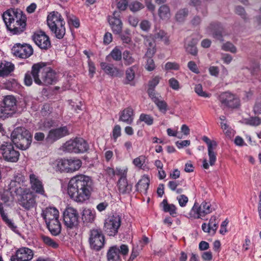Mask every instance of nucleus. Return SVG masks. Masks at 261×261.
I'll list each match as a JSON object with an SVG mask.
<instances>
[{"mask_svg": "<svg viewBox=\"0 0 261 261\" xmlns=\"http://www.w3.org/2000/svg\"><path fill=\"white\" fill-rule=\"evenodd\" d=\"M156 51L155 46L149 47L145 54V57L146 58H151L154 55Z\"/></svg>", "mask_w": 261, "mask_h": 261, "instance_id": "nucleus-60", "label": "nucleus"}, {"mask_svg": "<svg viewBox=\"0 0 261 261\" xmlns=\"http://www.w3.org/2000/svg\"><path fill=\"white\" fill-rule=\"evenodd\" d=\"M128 6V0H117V7L120 11H124Z\"/></svg>", "mask_w": 261, "mask_h": 261, "instance_id": "nucleus-52", "label": "nucleus"}, {"mask_svg": "<svg viewBox=\"0 0 261 261\" xmlns=\"http://www.w3.org/2000/svg\"><path fill=\"white\" fill-rule=\"evenodd\" d=\"M190 144V140H184L181 141H177L176 142V146L179 148H182L184 147L188 146Z\"/></svg>", "mask_w": 261, "mask_h": 261, "instance_id": "nucleus-61", "label": "nucleus"}, {"mask_svg": "<svg viewBox=\"0 0 261 261\" xmlns=\"http://www.w3.org/2000/svg\"><path fill=\"white\" fill-rule=\"evenodd\" d=\"M123 58L127 65L131 64L134 62V59L130 56V53L127 51H125L123 53Z\"/></svg>", "mask_w": 261, "mask_h": 261, "instance_id": "nucleus-54", "label": "nucleus"}, {"mask_svg": "<svg viewBox=\"0 0 261 261\" xmlns=\"http://www.w3.org/2000/svg\"><path fill=\"white\" fill-rule=\"evenodd\" d=\"M169 84L171 88L175 90H177L179 89V84L177 80L172 77L169 79Z\"/></svg>", "mask_w": 261, "mask_h": 261, "instance_id": "nucleus-55", "label": "nucleus"}, {"mask_svg": "<svg viewBox=\"0 0 261 261\" xmlns=\"http://www.w3.org/2000/svg\"><path fill=\"white\" fill-rule=\"evenodd\" d=\"M79 213L73 207L66 208L63 214V220L65 225L69 228H73L78 224Z\"/></svg>", "mask_w": 261, "mask_h": 261, "instance_id": "nucleus-12", "label": "nucleus"}, {"mask_svg": "<svg viewBox=\"0 0 261 261\" xmlns=\"http://www.w3.org/2000/svg\"><path fill=\"white\" fill-rule=\"evenodd\" d=\"M16 194L18 195L19 204L26 211H30L37 205L36 195L30 188L17 189Z\"/></svg>", "mask_w": 261, "mask_h": 261, "instance_id": "nucleus-5", "label": "nucleus"}, {"mask_svg": "<svg viewBox=\"0 0 261 261\" xmlns=\"http://www.w3.org/2000/svg\"><path fill=\"white\" fill-rule=\"evenodd\" d=\"M80 164H56L54 167L61 173H73L81 168Z\"/></svg>", "mask_w": 261, "mask_h": 261, "instance_id": "nucleus-24", "label": "nucleus"}, {"mask_svg": "<svg viewBox=\"0 0 261 261\" xmlns=\"http://www.w3.org/2000/svg\"><path fill=\"white\" fill-rule=\"evenodd\" d=\"M134 68V67H132L126 71V77L128 81H132L135 77Z\"/></svg>", "mask_w": 261, "mask_h": 261, "instance_id": "nucleus-53", "label": "nucleus"}, {"mask_svg": "<svg viewBox=\"0 0 261 261\" xmlns=\"http://www.w3.org/2000/svg\"><path fill=\"white\" fill-rule=\"evenodd\" d=\"M33 39L36 44L42 49H47L51 46L49 37L43 31L35 32Z\"/></svg>", "mask_w": 261, "mask_h": 261, "instance_id": "nucleus-15", "label": "nucleus"}, {"mask_svg": "<svg viewBox=\"0 0 261 261\" xmlns=\"http://www.w3.org/2000/svg\"><path fill=\"white\" fill-rule=\"evenodd\" d=\"M221 126L223 130L224 133L226 136L231 138L234 135V131L232 129L230 128L226 123L221 122Z\"/></svg>", "mask_w": 261, "mask_h": 261, "instance_id": "nucleus-42", "label": "nucleus"}, {"mask_svg": "<svg viewBox=\"0 0 261 261\" xmlns=\"http://www.w3.org/2000/svg\"><path fill=\"white\" fill-rule=\"evenodd\" d=\"M16 100L11 95L5 96L0 104V117H7L16 110Z\"/></svg>", "mask_w": 261, "mask_h": 261, "instance_id": "nucleus-9", "label": "nucleus"}, {"mask_svg": "<svg viewBox=\"0 0 261 261\" xmlns=\"http://www.w3.org/2000/svg\"><path fill=\"white\" fill-rule=\"evenodd\" d=\"M189 69L194 73H198L199 70L195 63L193 61H190L188 63Z\"/></svg>", "mask_w": 261, "mask_h": 261, "instance_id": "nucleus-58", "label": "nucleus"}, {"mask_svg": "<svg viewBox=\"0 0 261 261\" xmlns=\"http://www.w3.org/2000/svg\"><path fill=\"white\" fill-rule=\"evenodd\" d=\"M158 15L163 20L167 21L171 17V12L169 7L166 5H163L158 9Z\"/></svg>", "mask_w": 261, "mask_h": 261, "instance_id": "nucleus-31", "label": "nucleus"}, {"mask_svg": "<svg viewBox=\"0 0 261 261\" xmlns=\"http://www.w3.org/2000/svg\"><path fill=\"white\" fill-rule=\"evenodd\" d=\"M30 184L31 185V190L36 195L37 194L43 196L45 195V190L42 181L39 177L34 173L29 175Z\"/></svg>", "mask_w": 261, "mask_h": 261, "instance_id": "nucleus-17", "label": "nucleus"}, {"mask_svg": "<svg viewBox=\"0 0 261 261\" xmlns=\"http://www.w3.org/2000/svg\"><path fill=\"white\" fill-rule=\"evenodd\" d=\"M0 150L3 157L6 161L16 162L18 161L19 153L14 150L13 145L11 143L6 142L3 144L0 147Z\"/></svg>", "mask_w": 261, "mask_h": 261, "instance_id": "nucleus-11", "label": "nucleus"}, {"mask_svg": "<svg viewBox=\"0 0 261 261\" xmlns=\"http://www.w3.org/2000/svg\"><path fill=\"white\" fill-rule=\"evenodd\" d=\"M68 130L67 127H61L57 129L50 130L49 132L47 138L49 140L55 141L68 135Z\"/></svg>", "mask_w": 261, "mask_h": 261, "instance_id": "nucleus-20", "label": "nucleus"}, {"mask_svg": "<svg viewBox=\"0 0 261 261\" xmlns=\"http://www.w3.org/2000/svg\"><path fill=\"white\" fill-rule=\"evenodd\" d=\"M194 91L199 96L203 97H210L211 94L207 93L203 90L202 86L201 84H197L194 88Z\"/></svg>", "mask_w": 261, "mask_h": 261, "instance_id": "nucleus-40", "label": "nucleus"}, {"mask_svg": "<svg viewBox=\"0 0 261 261\" xmlns=\"http://www.w3.org/2000/svg\"><path fill=\"white\" fill-rule=\"evenodd\" d=\"M222 49L225 51H230L232 53H236L237 52L236 47L229 42L223 44L222 46Z\"/></svg>", "mask_w": 261, "mask_h": 261, "instance_id": "nucleus-44", "label": "nucleus"}, {"mask_svg": "<svg viewBox=\"0 0 261 261\" xmlns=\"http://www.w3.org/2000/svg\"><path fill=\"white\" fill-rule=\"evenodd\" d=\"M117 252L122 254L123 256H125L128 254V247L126 245L123 244L120 246V248L116 251V247H115V254H116Z\"/></svg>", "mask_w": 261, "mask_h": 261, "instance_id": "nucleus-48", "label": "nucleus"}, {"mask_svg": "<svg viewBox=\"0 0 261 261\" xmlns=\"http://www.w3.org/2000/svg\"><path fill=\"white\" fill-rule=\"evenodd\" d=\"M83 217L86 221L92 222L95 219V212L89 208L85 209L83 212Z\"/></svg>", "mask_w": 261, "mask_h": 261, "instance_id": "nucleus-32", "label": "nucleus"}, {"mask_svg": "<svg viewBox=\"0 0 261 261\" xmlns=\"http://www.w3.org/2000/svg\"><path fill=\"white\" fill-rule=\"evenodd\" d=\"M163 210L166 212H169L170 215L174 216L176 214V207L173 204H168L166 199H164L162 202Z\"/></svg>", "mask_w": 261, "mask_h": 261, "instance_id": "nucleus-35", "label": "nucleus"}, {"mask_svg": "<svg viewBox=\"0 0 261 261\" xmlns=\"http://www.w3.org/2000/svg\"><path fill=\"white\" fill-rule=\"evenodd\" d=\"M100 66L106 73L111 75H113L114 70L113 64H110L107 63H101Z\"/></svg>", "mask_w": 261, "mask_h": 261, "instance_id": "nucleus-43", "label": "nucleus"}, {"mask_svg": "<svg viewBox=\"0 0 261 261\" xmlns=\"http://www.w3.org/2000/svg\"><path fill=\"white\" fill-rule=\"evenodd\" d=\"M188 14V11L186 9L179 10L175 15V18L177 21L182 22L184 21L185 18Z\"/></svg>", "mask_w": 261, "mask_h": 261, "instance_id": "nucleus-41", "label": "nucleus"}, {"mask_svg": "<svg viewBox=\"0 0 261 261\" xmlns=\"http://www.w3.org/2000/svg\"><path fill=\"white\" fill-rule=\"evenodd\" d=\"M32 70L31 72H28L25 73L24 79V84L27 86H30L33 83Z\"/></svg>", "mask_w": 261, "mask_h": 261, "instance_id": "nucleus-51", "label": "nucleus"}, {"mask_svg": "<svg viewBox=\"0 0 261 261\" xmlns=\"http://www.w3.org/2000/svg\"><path fill=\"white\" fill-rule=\"evenodd\" d=\"M161 79V76L156 75L153 76L149 81L148 93L149 96H153V95L156 94L154 88L158 85Z\"/></svg>", "mask_w": 261, "mask_h": 261, "instance_id": "nucleus-30", "label": "nucleus"}, {"mask_svg": "<svg viewBox=\"0 0 261 261\" xmlns=\"http://www.w3.org/2000/svg\"><path fill=\"white\" fill-rule=\"evenodd\" d=\"M41 215L47 223L54 219L59 218V213L58 210L55 207H47L43 211Z\"/></svg>", "mask_w": 261, "mask_h": 261, "instance_id": "nucleus-23", "label": "nucleus"}, {"mask_svg": "<svg viewBox=\"0 0 261 261\" xmlns=\"http://www.w3.org/2000/svg\"><path fill=\"white\" fill-rule=\"evenodd\" d=\"M32 75L35 83L38 85H49L56 81V73L43 63H39L32 66Z\"/></svg>", "mask_w": 261, "mask_h": 261, "instance_id": "nucleus-3", "label": "nucleus"}, {"mask_svg": "<svg viewBox=\"0 0 261 261\" xmlns=\"http://www.w3.org/2000/svg\"><path fill=\"white\" fill-rule=\"evenodd\" d=\"M219 220L215 216L211 217L208 224L203 223L202 224V229L204 232L214 234L216 233L218 227Z\"/></svg>", "mask_w": 261, "mask_h": 261, "instance_id": "nucleus-19", "label": "nucleus"}, {"mask_svg": "<svg viewBox=\"0 0 261 261\" xmlns=\"http://www.w3.org/2000/svg\"><path fill=\"white\" fill-rule=\"evenodd\" d=\"M246 123L250 125L258 126L261 124V119L258 117H251L247 120Z\"/></svg>", "mask_w": 261, "mask_h": 261, "instance_id": "nucleus-50", "label": "nucleus"}, {"mask_svg": "<svg viewBox=\"0 0 261 261\" xmlns=\"http://www.w3.org/2000/svg\"><path fill=\"white\" fill-rule=\"evenodd\" d=\"M128 22L132 26L136 27L138 25L139 20L137 17L130 16L128 17Z\"/></svg>", "mask_w": 261, "mask_h": 261, "instance_id": "nucleus-63", "label": "nucleus"}, {"mask_svg": "<svg viewBox=\"0 0 261 261\" xmlns=\"http://www.w3.org/2000/svg\"><path fill=\"white\" fill-rule=\"evenodd\" d=\"M14 69V65L8 62H0V76H8Z\"/></svg>", "mask_w": 261, "mask_h": 261, "instance_id": "nucleus-27", "label": "nucleus"}, {"mask_svg": "<svg viewBox=\"0 0 261 261\" xmlns=\"http://www.w3.org/2000/svg\"><path fill=\"white\" fill-rule=\"evenodd\" d=\"M11 140L15 146L21 150L28 149L32 142V135L25 128L18 127L11 133Z\"/></svg>", "mask_w": 261, "mask_h": 261, "instance_id": "nucleus-4", "label": "nucleus"}, {"mask_svg": "<svg viewBox=\"0 0 261 261\" xmlns=\"http://www.w3.org/2000/svg\"><path fill=\"white\" fill-rule=\"evenodd\" d=\"M107 257L108 261H114V247L112 246L110 248Z\"/></svg>", "mask_w": 261, "mask_h": 261, "instance_id": "nucleus-59", "label": "nucleus"}, {"mask_svg": "<svg viewBox=\"0 0 261 261\" xmlns=\"http://www.w3.org/2000/svg\"><path fill=\"white\" fill-rule=\"evenodd\" d=\"M115 173L120 176L118 182L117 187L120 193L124 194L128 192L131 187L128 185L126 179L127 169H117L115 170Z\"/></svg>", "mask_w": 261, "mask_h": 261, "instance_id": "nucleus-14", "label": "nucleus"}, {"mask_svg": "<svg viewBox=\"0 0 261 261\" xmlns=\"http://www.w3.org/2000/svg\"><path fill=\"white\" fill-rule=\"evenodd\" d=\"M254 112L255 114H261V99L256 101L254 107Z\"/></svg>", "mask_w": 261, "mask_h": 261, "instance_id": "nucleus-64", "label": "nucleus"}, {"mask_svg": "<svg viewBox=\"0 0 261 261\" xmlns=\"http://www.w3.org/2000/svg\"><path fill=\"white\" fill-rule=\"evenodd\" d=\"M152 100L155 103L158 107L160 111L165 114L168 110V106L167 103L163 100L159 98L158 95L155 94L153 96H149Z\"/></svg>", "mask_w": 261, "mask_h": 261, "instance_id": "nucleus-29", "label": "nucleus"}, {"mask_svg": "<svg viewBox=\"0 0 261 261\" xmlns=\"http://www.w3.org/2000/svg\"><path fill=\"white\" fill-rule=\"evenodd\" d=\"M68 194L77 202L88 200L92 190V180L85 175H76L70 179L68 184Z\"/></svg>", "mask_w": 261, "mask_h": 261, "instance_id": "nucleus-1", "label": "nucleus"}, {"mask_svg": "<svg viewBox=\"0 0 261 261\" xmlns=\"http://www.w3.org/2000/svg\"><path fill=\"white\" fill-rule=\"evenodd\" d=\"M50 233L54 236L58 235L61 230V225L59 218L46 223Z\"/></svg>", "mask_w": 261, "mask_h": 261, "instance_id": "nucleus-26", "label": "nucleus"}, {"mask_svg": "<svg viewBox=\"0 0 261 261\" xmlns=\"http://www.w3.org/2000/svg\"><path fill=\"white\" fill-rule=\"evenodd\" d=\"M0 214L1 217H2L3 220L6 222L8 226L10 227L12 230H14L16 227L14 226V224L11 222L10 220H9L6 214L4 212V208L2 205V204L0 203Z\"/></svg>", "mask_w": 261, "mask_h": 261, "instance_id": "nucleus-36", "label": "nucleus"}, {"mask_svg": "<svg viewBox=\"0 0 261 261\" xmlns=\"http://www.w3.org/2000/svg\"><path fill=\"white\" fill-rule=\"evenodd\" d=\"M41 238L44 243L49 247L53 248H57L59 246L58 244L49 237L42 235L41 236Z\"/></svg>", "mask_w": 261, "mask_h": 261, "instance_id": "nucleus-37", "label": "nucleus"}, {"mask_svg": "<svg viewBox=\"0 0 261 261\" xmlns=\"http://www.w3.org/2000/svg\"><path fill=\"white\" fill-rule=\"evenodd\" d=\"M201 257L204 261H211L213 257L212 253L211 251L204 252Z\"/></svg>", "mask_w": 261, "mask_h": 261, "instance_id": "nucleus-62", "label": "nucleus"}, {"mask_svg": "<svg viewBox=\"0 0 261 261\" xmlns=\"http://www.w3.org/2000/svg\"><path fill=\"white\" fill-rule=\"evenodd\" d=\"M139 120L144 122L148 125H151L153 123V118L150 115L144 113L140 115Z\"/></svg>", "mask_w": 261, "mask_h": 261, "instance_id": "nucleus-39", "label": "nucleus"}, {"mask_svg": "<svg viewBox=\"0 0 261 261\" xmlns=\"http://www.w3.org/2000/svg\"><path fill=\"white\" fill-rule=\"evenodd\" d=\"M89 243L90 248L100 250L104 246L105 237L100 229H92L89 232Z\"/></svg>", "mask_w": 261, "mask_h": 261, "instance_id": "nucleus-10", "label": "nucleus"}, {"mask_svg": "<svg viewBox=\"0 0 261 261\" xmlns=\"http://www.w3.org/2000/svg\"><path fill=\"white\" fill-rule=\"evenodd\" d=\"M47 25L58 39H62L65 34V22L58 12H52L47 16Z\"/></svg>", "mask_w": 261, "mask_h": 261, "instance_id": "nucleus-6", "label": "nucleus"}, {"mask_svg": "<svg viewBox=\"0 0 261 261\" xmlns=\"http://www.w3.org/2000/svg\"><path fill=\"white\" fill-rule=\"evenodd\" d=\"M104 230L110 236H114V215L110 216L105 220Z\"/></svg>", "mask_w": 261, "mask_h": 261, "instance_id": "nucleus-28", "label": "nucleus"}, {"mask_svg": "<svg viewBox=\"0 0 261 261\" xmlns=\"http://www.w3.org/2000/svg\"><path fill=\"white\" fill-rule=\"evenodd\" d=\"M213 211L210 202L203 201L200 204L195 202L190 211V215L195 219H202Z\"/></svg>", "mask_w": 261, "mask_h": 261, "instance_id": "nucleus-8", "label": "nucleus"}, {"mask_svg": "<svg viewBox=\"0 0 261 261\" xmlns=\"http://www.w3.org/2000/svg\"><path fill=\"white\" fill-rule=\"evenodd\" d=\"M33 251L26 247L17 250L15 254L11 257V261H30L33 257Z\"/></svg>", "mask_w": 261, "mask_h": 261, "instance_id": "nucleus-16", "label": "nucleus"}, {"mask_svg": "<svg viewBox=\"0 0 261 261\" xmlns=\"http://www.w3.org/2000/svg\"><path fill=\"white\" fill-rule=\"evenodd\" d=\"M145 69L149 71H151L155 68V65L153 60L151 58H146Z\"/></svg>", "mask_w": 261, "mask_h": 261, "instance_id": "nucleus-45", "label": "nucleus"}, {"mask_svg": "<svg viewBox=\"0 0 261 261\" xmlns=\"http://www.w3.org/2000/svg\"><path fill=\"white\" fill-rule=\"evenodd\" d=\"M144 2L148 10L151 12H154L155 6L153 4L152 0H144Z\"/></svg>", "mask_w": 261, "mask_h": 261, "instance_id": "nucleus-57", "label": "nucleus"}, {"mask_svg": "<svg viewBox=\"0 0 261 261\" xmlns=\"http://www.w3.org/2000/svg\"><path fill=\"white\" fill-rule=\"evenodd\" d=\"M179 65L175 62H168L165 65V69L166 70H178L179 69Z\"/></svg>", "mask_w": 261, "mask_h": 261, "instance_id": "nucleus-46", "label": "nucleus"}, {"mask_svg": "<svg viewBox=\"0 0 261 261\" xmlns=\"http://www.w3.org/2000/svg\"><path fill=\"white\" fill-rule=\"evenodd\" d=\"M223 30V28L221 24L216 22L211 23L207 29L209 34L212 35L214 38L220 41H222Z\"/></svg>", "mask_w": 261, "mask_h": 261, "instance_id": "nucleus-21", "label": "nucleus"}, {"mask_svg": "<svg viewBox=\"0 0 261 261\" xmlns=\"http://www.w3.org/2000/svg\"><path fill=\"white\" fill-rule=\"evenodd\" d=\"M180 206H185L188 201V198L185 195H180L177 197Z\"/></svg>", "mask_w": 261, "mask_h": 261, "instance_id": "nucleus-56", "label": "nucleus"}, {"mask_svg": "<svg viewBox=\"0 0 261 261\" xmlns=\"http://www.w3.org/2000/svg\"><path fill=\"white\" fill-rule=\"evenodd\" d=\"M141 29L145 32H148L151 28V23L147 20H143L140 23Z\"/></svg>", "mask_w": 261, "mask_h": 261, "instance_id": "nucleus-49", "label": "nucleus"}, {"mask_svg": "<svg viewBox=\"0 0 261 261\" xmlns=\"http://www.w3.org/2000/svg\"><path fill=\"white\" fill-rule=\"evenodd\" d=\"M154 38L156 39H159L163 41L166 45H169L170 44L169 36L163 30H160L159 32H156L154 35Z\"/></svg>", "mask_w": 261, "mask_h": 261, "instance_id": "nucleus-33", "label": "nucleus"}, {"mask_svg": "<svg viewBox=\"0 0 261 261\" xmlns=\"http://www.w3.org/2000/svg\"><path fill=\"white\" fill-rule=\"evenodd\" d=\"M3 19L7 28L13 34H20L25 29L27 17L20 10L6 11L3 14Z\"/></svg>", "mask_w": 261, "mask_h": 261, "instance_id": "nucleus-2", "label": "nucleus"}, {"mask_svg": "<svg viewBox=\"0 0 261 261\" xmlns=\"http://www.w3.org/2000/svg\"><path fill=\"white\" fill-rule=\"evenodd\" d=\"M13 54L22 59H26L30 57L33 53L32 47L29 44H16L12 48Z\"/></svg>", "mask_w": 261, "mask_h": 261, "instance_id": "nucleus-13", "label": "nucleus"}, {"mask_svg": "<svg viewBox=\"0 0 261 261\" xmlns=\"http://www.w3.org/2000/svg\"><path fill=\"white\" fill-rule=\"evenodd\" d=\"M63 151L75 153H83L88 149L87 143L81 138H75L66 142L62 146Z\"/></svg>", "mask_w": 261, "mask_h": 261, "instance_id": "nucleus-7", "label": "nucleus"}, {"mask_svg": "<svg viewBox=\"0 0 261 261\" xmlns=\"http://www.w3.org/2000/svg\"><path fill=\"white\" fill-rule=\"evenodd\" d=\"M119 121H123L127 124H130L134 120V112L130 107H127L121 111L119 114Z\"/></svg>", "mask_w": 261, "mask_h": 261, "instance_id": "nucleus-22", "label": "nucleus"}, {"mask_svg": "<svg viewBox=\"0 0 261 261\" xmlns=\"http://www.w3.org/2000/svg\"><path fill=\"white\" fill-rule=\"evenodd\" d=\"M150 180L148 176L144 175L136 185V190L146 194L149 185Z\"/></svg>", "mask_w": 261, "mask_h": 261, "instance_id": "nucleus-25", "label": "nucleus"}, {"mask_svg": "<svg viewBox=\"0 0 261 261\" xmlns=\"http://www.w3.org/2000/svg\"><path fill=\"white\" fill-rule=\"evenodd\" d=\"M219 100L222 106L234 108L237 106L238 100L234 95L229 92H224L219 95Z\"/></svg>", "mask_w": 261, "mask_h": 261, "instance_id": "nucleus-18", "label": "nucleus"}, {"mask_svg": "<svg viewBox=\"0 0 261 261\" xmlns=\"http://www.w3.org/2000/svg\"><path fill=\"white\" fill-rule=\"evenodd\" d=\"M130 10L133 12H138L144 8V6L138 1H134L128 5Z\"/></svg>", "mask_w": 261, "mask_h": 261, "instance_id": "nucleus-38", "label": "nucleus"}, {"mask_svg": "<svg viewBox=\"0 0 261 261\" xmlns=\"http://www.w3.org/2000/svg\"><path fill=\"white\" fill-rule=\"evenodd\" d=\"M197 42L196 39H193L190 42L188 43L185 46L186 51L193 56L196 55L197 53V49L196 47Z\"/></svg>", "mask_w": 261, "mask_h": 261, "instance_id": "nucleus-34", "label": "nucleus"}, {"mask_svg": "<svg viewBox=\"0 0 261 261\" xmlns=\"http://www.w3.org/2000/svg\"><path fill=\"white\" fill-rule=\"evenodd\" d=\"M58 163H81L82 161L78 159H59L57 160Z\"/></svg>", "mask_w": 261, "mask_h": 261, "instance_id": "nucleus-47", "label": "nucleus"}]
</instances>
